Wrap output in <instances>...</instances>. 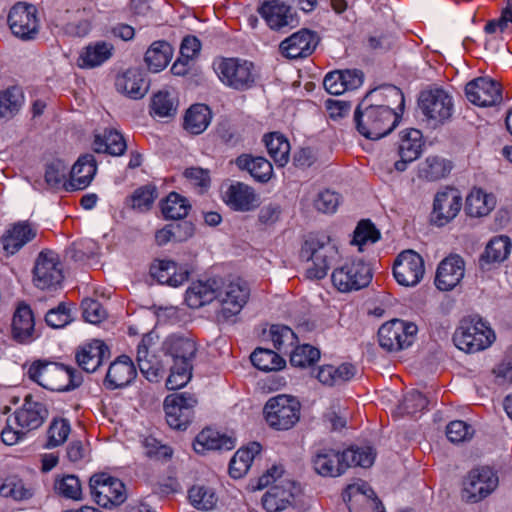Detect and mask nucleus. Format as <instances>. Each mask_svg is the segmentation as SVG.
<instances>
[{
  "label": "nucleus",
  "mask_w": 512,
  "mask_h": 512,
  "mask_svg": "<svg viewBox=\"0 0 512 512\" xmlns=\"http://www.w3.org/2000/svg\"><path fill=\"white\" fill-rule=\"evenodd\" d=\"M419 107L434 126L448 121L454 110L452 97L441 88L423 91L419 97Z\"/></svg>",
  "instance_id": "nucleus-9"
},
{
  "label": "nucleus",
  "mask_w": 512,
  "mask_h": 512,
  "mask_svg": "<svg viewBox=\"0 0 512 512\" xmlns=\"http://www.w3.org/2000/svg\"><path fill=\"white\" fill-rule=\"evenodd\" d=\"M116 88L132 99L143 98L149 89L148 81L138 69H128L116 79Z\"/></svg>",
  "instance_id": "nucleus-33"
},
{
  "label": "nucleus",
  "mask_w": 512,
  "mask_h": 512,
  "mask_svg": "<svg viewBox=\"0 0 512 512\" xmlns=\"http://www.w3.org/2000/svg\"><path fill=\"white\" fill-rule=\"evenodd\" d=\"M491 329L480 319L464 318L453 335L455 345L468 353L478 352L487 348L491 343Z\"/></svg>",
  "instance_id": "nucleus-4"
},
{
  "label": "nucleus",
  "mask_w": 512,
  "mask_h": 512,
  "mask_svg": "<svg viewBox=\"0 0 512 512\" xmlns=\"http://www.w3.org/2000/svg\"><path fill=\"white\" fill-rule=\"evenodd\" d=\"M191 505L198 510H211L217 503L214 491L203 485H194L188 491Z\"/></svg>",
  "instance_id": "nucleus-53"
},
{
  "label": "nucleus",
  "mask_w": 512,
  "mask_h": 512,
  "mask_svg": "<svg viewBox=\"0 0 512 512\" xmlns=\"http://www.w3.org/2000/svg\"><path fill=\"white\" fill-rule=\"evenodd\" d=\"M37 9L32 4L17 3L8 14V23L12 33L23 39H33L38 32Z\"/></svg>",
  "instance_id": "nucleus-16"
},
{
  "label": "nucleus",
  "mask_w": 512,
  "mask_h": 512,
  "mask_svg": "<svg viewBox=\"0 0 512 512\" xmlns=\"http://www.w3.org/2000/svg\"><path fill=\"white\" fill-rule=\"evenodd\" d=\"M220 284V279H208L207 281L193 283L186 291L185 301L187 305L196 309L214 299H218Z\"/></svg>",
  "instance_id": "nucleus-32"
},
{
  "label": "nucleus",
  "mask_w": 512,
  "mask_h": 512,
  "mask_svg": "<svg viewBox=\"0 0 512 512\" xmlns=\"http://www.w3.org/2000/svg\"><path fill=\"white\" fill-rule=\"evenodd\" d=\"M97 171L95 157L84 154L78 158L70 170V179L66 191L82 190L93 180Z\"/></svg>",
  "instance_id": "nucleus-28"
},
{
  "label": "nucleus",
  "mask_w": 512,
  "mask_h": 512,
  "mask_svg": "<svg viewBox=\"0 0 512 512\" xmlns=\"http://www.w3.org/2000/svg\"><path fill=\"white\" fill-rule=\"evenodd\" d=\"M28 376L45 389L65 392L68 373L63 364L45 360L34 361L28 369Z\"/></svg>",
  "instance_id": "nucleus-13"
},
{
  "label": "nucleus",
  "mask_w": 512,
  "mask_h": 512,
  "mask_svg": "<svg viewBox=\"0 0 512 512\" xmlns=\"http://www.w3.org/2000/svg\"><path fill=\"white\" fill-rule=\"evenodd\" d=\"M250 296L248 284L236 279L224 285L221 281L218 291V300L221 303V309L217 313L219 321H228L238 315Z\"/></svg>",
  "instance_id": "nucleus-8"
},
{
  "label": "nucleus",
  "mask_w": 512,
  "mask_h": 512,
  "mask_svg": "<svg viewBox=\"0 0 512 512\" xmlns=\"http://www.w3.org/2000/svg\"><path fill=\"white\" fill-rule=\"evenodd\" d=\"M67 172L68 167L59 159L48 163L45 170V182L47 186L52 189H59L60 187L66 189L68 185V182L65 180Z\"/></svg>",
  "instance_id": "nucleus-54"
},
{
  "label": "nucleus",
  "mask_w": 512,
  "mask_h": 512,
  "mask_svg": "<svg viewBox=\"0 0 512 512\" xmlns=\"http://www.w3.org/2000/svg\"><path fill=\"white\" fill-rule=\"evenodd\" d=\"M56 492L66 498L80 499L81 496V484L78 477L74 475H66L55 481Z\"/></svg>",
  "instance_id": "nucleus-58"
},
{
  "label": "nucleus",
  "mask_w": 512,
  "mask_h": 512,
  "mask_svg": "<svg viewBox=\"0 0 512 512\" xmlns=\"http://www.w3.org/2000/svg\"><path fill=\"white\" fill-rule=\"evenodd\" d=\"M417 331L416 324L393 319L379 328L378 341L383 349L397 352L409 347L414 342Z\"/></svg>",
  "instance_id": "nucleus-7"
},
{
  "label": "nucleus",
  "mask_w": 512,
  "mask_h": 512,
  "mask_svg": "<svg viewBox=\"0 0 512 512\" xmlns=\"http://www.w3.org/2000/svg\"><path fill=\"white\" fill-rule=\"evenodd\" d=\"M424 273V260L413 250L402 251L394 261L393 275L402 286H416L422 280Z\"/></svg>",
  "instance_id": "nucleus-14"
},
{
  "label": "nucleus",
  "mask_w": 512,
  "mask_h": 512,
  "mask_svg": "<svg viewBox=\"0 0 512 512\" xmlns=\"http://www.w3.org/2000/svg\"><path fill=\"white\" fill-rule=\"evenodd\" d=\"M495 205L493 196L482 190L472 191L466 198L465 211L471 217H482L487 215Z\"/></svg>",
  "instance_id": "nucleus-49"
},
{
  "label": "nucleus",
  "mask_w": 512,
  "mask_h": 512,
  "mask_svg": "<svg viewBox=\"0 0 512 512\" xmlns=\"http://www.w3.org/2000/svg\"><path fill=\"white\" fill-rule=\"evenodd\" d=\"M191 206L187 199L176 192H171L161 204L166 219L180 220L187 216Z\"/></svg>",
  "instance_id": "nucleus-52"
},
{
  "label": "nucleus",
  "mask_w": 512,
  "mask_h": 512,
  "mask_svg": "<svg viewBox=\"0 0 512 512\" xmlns=\"http://www.w3.org/2000/svg\"><path fill=\"white\" fill-rule=\"evenodd\" d=\"M236 446V439L211 428L203 429L195 438L193 448L196 453L204 454L210 450L229 451Z\"/></svg>",
  "instance_id": "nucleus-29"
},
{
  "label": "nucleus",
  "mask_w": 512,
  "mask_h": 512,
  "mask_svg": "<svg viewBox=\"0 0 512 512\" xmlns=\"http://www.w3.org/2000/svg\"><path fill=\"white\" fill-rule=\"evenodd\" d=\"M70 433V424L66 419H55L48 429V448H54L63 444Z\"/></svg>",
  "instance_id": "nucleus-59"
},
{
  "label": "nucleus",
  "mask_w": 512,
  "mask_h": 512,
  "mask_svg": "<svg viewBox=\"0 0 512 512\" xmlns=\"http://www.w3.org/2000/svg\"><path fill=\"white\" fill-rule=\"evenodd\" d=\"M89 488L95 502L104 508L119 506L127 498L124 483L104 472L90 478Z\"/></svg>",
  "instance_id": "nucleus-6"
},
{
  "label": "nucleus",
  "mask_w": 512,
  "mask_h": 512,
  "mask_svg": "<svg viewBox=\"0 0 512 512\" xmlns=\"http://www.w3.org/2000/svg\"><path fill=\"white\" fill-rule=\"evenodd\" d=\"M511 240L507 236H496L486 245L484 252L479 259V266L482 270L489 269L491 264L502 263L511 252Z\"/></svg>",
  "instance_id": "nucleus-34"
},
{
  "label": "nucleus",
  "mask_w": 512,
  "mask_h": 512,
  "mask_svg": "<svg viewBox=\"0 0 512 512\" xmlns=\"http://www.w3.org/2000/svg\"><path fill=\"white\" fill-rule=\"evenodd\" d=\"M192 366H180L173 364L171 373L166 381L169 390H176L185 386L192 377Z\"/></svg>",
  "instance_id": "nucleus-63"
},
{
  "label": "nucleus",
  "mask_w": 512,
  "mask_h": 512,
  "mask_svg": "<svg viewBox=\"0 0 512 512\" xmlns=\"http://www.w3.org/2000/svg\"><path fill=\"white\" fill-rule=\"evenodd\" d=\"M113 47L105 42H98L95 45L87 46L79 57V66L82 68H93L101 65L112 55Z\"/></svg>",
  "instance_id": "nucleus-48"
},
{
  "label": "nucleus",
  "mask_w": 512,
  "mask_h": 512,
  "mask_svg": "<svg viewBox=\"0 0 512 512\" xmlns=\"http://www.w3.org/2000/svg\"><path fill=\"white\" fill-rule=\"evenodd\" d=\"M465 94L472 104L480 107L494 106L502 101L499 83L487 77H479L468 82Z\"/></svg>",
  "instance_id": "nucleus-18"
},
{
  "label": "nucleus",
  "mask_w": 512,
  "mask_h": 512,
  "mask_svg": "<svg viewBox=\"0 0 512 512\" xmlns=\"http://www.w3.org/2000/svg\"><path fill=\"white\" fill-rule=\"evenodd\" d=\"M340 204V195L326 189L318 193L314 200V207L322 213H334Z\"/></svg>",
  "instance_id": "nucleus-64"
},
{
  "label": "nucleus",
  "mask_w": 512,
  "mask_h": 512,
  "mask_svg": "<svg viewBox=\"0 0 512 512\" xmlns=\"http://www.w3.org/2000/svg\"><path fill=\"white\" fill-rule=\"evenodd\" d=\"M341 452L332 448L319 449L312 458L315 472L321 476L337 477L345 472Z\"/></svg>",
  "instance_id": "nucleus-30"
},
{
  "label": "nucleus",
  "mask_w": 512,
  "mask_h": 512,
  "mask_svg": "<svg viewBox=\"0 0 512 512\" xmlns=\"http://www.w3.org/2000/svg\"><path fill=\"white\" fill-rule=\"evenodd\" d=\"M462 197L455 188L447 187L434 197L431 221L441 227L449 223L460 212Z\"/></svg>",
  "instance_id": "nucleus-17"
},
{
  "label": "nucleus",
  "mask_w": 512,
  "mask_h": 512,
  "mask_svg": "<svg viewBox=\"0 0 512 512\" xmlns=\"http://www.w3.org/2000/svg\"><path fill=\"white\" fill-rule=\"evenodd\" d=\"M300 488L290 480H282L280 484L272 486L262 497L263 507L268 512H279L292 506Z\"/></svg>",
  "instance_id": "nucleus-20"
},
{
  "label": "nucleus",
  "mask_w": 512,
  "mask_h": 512,
  "mask_svg": "<svg viewBox=\"0 0 512 512\" xmlns=\"http://www.w3.org/2000/svg\"><path fill=\"white\" fill-rule=\"evenodd\" d=\"M349 490L352 493H358V495L354 494V498H356V502H361L366 510H371V512H385L381 501L377 498L374 491L366 484L351 485L349 486Z\"/></svg>",
  "instance_id": "nucleus-55"
},
{
  "label": "nucleus",
  "mask_w": 512,
  "mask_h": 512,
  "mask_svg": "<svg viewBox=\"0 0 512 512\" xmlns=\"http://www.w3.org/2000/svg\"><path fill=\"white\" fill-rule=\"evenodd\" d=\"M164 351L169 354L174 364L180 366H192L197 347L194 340L178 334H172L163 342Z\"/></svg>",
  "instance_id": "nucleus-25"
},
{
  "label": "nucleus",
  "mask_w": 512,
  "mask_h": 512,
  "mask_svg": "<svg viewBox=\"0 0 512 512\" xmlns=\"http://www.w3.org/2000/svg\"><path fill=\"white\" fill-rule=\"evenodd\" d=\"M110 357L108 346L101 340H92L82 346L76 353L78 366L85 372L91 373L97 370L103 360Z\"/></svg>",
  "instance_id": "nucleus-26"
},
{
  "label": "nucleus",
  "mask_w": 512,
  "mask_h": 512,
  "mask_svg": "<svg viewBox=\"0 0 512 512\" xmlns=\"http://www.w3.org/2000/svg\"><path fill=\"white\" fill-rule=\"evenodd\" d=\"M178 104V99L173 93L160 90L151 99L150 113L160 118H173L177 114Z\"/></svg>",
  "instance_id": "nucleus-44"
},
{
  "label": "nucleus",
  "mask_w": 512,
  "mask_h": 512,
  "mask_svg": "<svg viewBox=\"0 0 512 512\" xmlns=\"http://www.w3.org/2000/svg\"><path fill=\"white\" fill-rule=\"evenodd\" d=\"M320 358V351L308 344L297 346L290 355V363L294 367L305 368L313 365Z\"/></svg>",
  "instance_id": "nucleus-56"
},
{
  "label": "nucleus",
  "mask_w": 512,
  "mask_h": 512,
  "mask_svg": "<svg viewBox=\"0 0 512 512\" xmlns=\"http://www.w3.org/2000/svg\"><path fill=\"white\" fill-rule=\"evenodd\" d=\"M422 146L423 141L420 130L410 129L402 132L398 146L400 160L394 163V168L398 172L405 171L409 163L418 159L422 152Z\"/></svg>",
  "instance_id": "nucleus-24"
},
{
  "label": "nucleus",
  "mask_w": 512,
  "mask_h": 512,
  "mask_svg": "<svg viewBox=\"0 0 512 512\" xmlns=\"http://www.w3.org/2000/svg\"><path fill=\"white\" fill-rule=\"evenodd\" d=\"M257 11L273 30L293 26L296 22L292 8L280 0H265Z\"/></svg>",
  "instance_id": "nucleus-23"
},
{
  "label": "nucleus",
  "mask_w": 512,
  "mask_h": 512,
  "mask_svg": "<svg viewBox=\"0 0 512 512\" xmlns=\"http://www.w3.org/2000/svg\"><path fill=\"white\" fill-rule=\"evenodd\" d=\"M127 145L122 134L116 130H105L103 136L95 135L93 150L96 153H108L120 156L126 151Z\"/></svg>",
  "instance_id": "nucleus-41"
},
{
  "label": "nucleus",
  "mask_w": 512,
  "mask_h": 512,
  "mask_svg": "<svg viewBox=\"0 0 512 512\" xmlns=\"http://www.w3.org/2000/svg\"><path fill=\"white\" fill-rule=\"evenodd\" d=\"M497 30L501 33H512V0H507L498 19L489 21L485 26L487 33H495Z\"/></svg>",
  "instance_id": "nucleus-61"
},
{
  "label": "nucleus",
  "mask_w": 512,
  "mask_h": 512,
  "mask_svg": "<svg viewBox=\"0 0 512 512\" xmlns=\"http://www.w3.org/2000/svg\"><path fill=\"white\" fill-rule=\"evenodd\" d=\"M173 49L166 41H155L145 53V62L152 72L163 70L171 60Z\"/></svg>",
  "instance_id": "nucleus-43"
},
{
  "label": "nucleus",
  "mask_w": 512,
  "mask_h": 512,
  "mask_svg": "<svg viewBox=\"0 0 512 512\" xmlns=\"http://www.w3.org/2000/svg\"><path fill=\"white\" fill-rule=\"evenodd\" d=\"M211 118V110L207 105L194 104L186 111L184 128L191 134H201L209 126Z\"/></svg>",
  "instance_id": "nucleus-42"
},
{
  "label": "nucleus",
  "mask_w": 512,
  "mask_h": 512,
  "mask_svg": "<svg viewBox=\"0 0 512 512\" xmlns=\"http://www.w3.org/2000/svg\"><path fill=\"white\" fill-rule=\"evenodd\" d=\"M137 364L140 372L150 382H158L164 375V369L160 361L150 354L145 339L138 345Z\"/></svg>",
  "instance_id": "nucleus-37"
},
{
  "label": "nucleus",
  "mask_w": 512,
  "mask_h": 512,
  "mask_svg": "<svg viewBox=\"0 0 512 512\" xmlns=\"http://www.w3.org/2000/svg\"><path fill=\"white\" fill-rule=\"evenodd\" d=\"M157 189L154 185H145L137 188L131 195L129 201L131 207L139 211L149 210L157 198Z\"/></svg>",
  "instance_id": "nucleus-57"
},
{
  "label": "nucleus",
  "mask_w": 512,
  "mask_h": 512,
  "mask_svg": "<svg viewBox=\"0 0 512 512\" xmlns=\"http://www.w3.org/2000/svg\"><path fill=\"white\" fill-rule=\"evenodd\" d=\"M373 277L369 264L361 259L345 262L332 273V283L340 292H351L365 288Z\"/></svg>",
  "instance_id": "nucleus-5"
},
{
  "label": "nucleus",
  "mask_w": 512,
  "mask_h": 512,
  "mask_svg": "<svg viewBox=\"0 0 512 512\" xmlns=\"http://www.w3.org/2000/svg\"><path fill=\"white\" fill-rule=\"evenodd\" d=\"M34 331V318L30 307L21 304L16 309L12 319V336L18 342L30 339Z\"/></svg>",
  "instance_id": "nucleus-40"
},
{
  "label": "nucleus",
  "mask_w": 512,
  "mask_h": 512,
  "mask_svg": "<svg viewBox=\"0 0 512 512\" xmlns=\"http://www.w3.org/2000/svg\"><path fill=\"white\" fill-rule=\"evenodd\" d=\"M270 336L274 348L281 351L295 343L296 335L288 327L284 325H272L270 328Z\"/></svg>",
  "instance_id": "nucleus-62"
},
{
  "label": "nucleus",
  "mask_w": 512,
  "mask_h": 512,
  "mask_svg": "<svg viewBox=\"0 0 512 512\" xmlns=\"http://www.w3.org/2000/svg\"><path fill=\"white\" fill-rule=\"evenodd\" d=\"M498 485V477L489 467L471 470L463 482L462 499L477 503L491 494Z\"/></svg>",
  "instance_id": "nucleus-12"
},
{
  "label": "nucleus",
  "mask_w": 512,
  "mask_h": 512,
  "mask_svg": "<svg viewBox=\"0 0 512 512\" xmlns=\"http://www.w3.org/2000/svg\"><path fill=\"white\" fill-rule=\"evenodd\" d=\"M465 263L459 255H450L437 268L435 284L442 291H449L464 277Z\"/></svg>",
  "instance_id": "nucleus-22"
},
{
  "label": "nucleus",
  "mask_w": 512,
  "mask_h": 512,
  "mask_svg": "<svg viewBox=\"0 0 512 512\" xmlns=\"http://www.w3.org/2000/svg\"><path fill=\"white\" fill-rule=\"evenodd\" d=\"M269 155L279 167H284L289 160L290 144L280 133L273 132L263 139Z\"/></svg>",
  "instance_id": "nucleus-46"
},
{
  "label": "nucleus",
  "mask_w": 512,
  "mask_h": 512,
  "mask_svg": "<svg viewBox=\"0 0 512 512\" xmlns=\"http://www.w3.org/2000/svg\"><path fill=\"white\" fill-rule=\"evenodd\" d=\"M35 236L36 232L28 223L14 224L1 238L3 249L8 255H13Z\"/></svg>",
  "instance_id": "nucleus-36"
},
{
  "label": "nucleus",
  "mask_w": 512,
  "mask_h": 512,
  "mask_svg": "<svg viewBox=\"0 0 512 512\" xmlns=\"http://www.w3.org/2000/svg\"><path fill=\"white\" fill-rule=\"evenodd\" d=\"M33 274L34 283L40 289L59 285L63 280V273L58 254L52 250L41 251L36 258Z\"/></svg>",
  "instance_id": "nucleus-15"
},
{
  "label": "nucleus",
  "mask_w": 512,
  "mask_h": 512,
  "mask_svg": "<svg viewBox=\"0 0 512 512\" xmlns=\"http://www.w3.org/2000/svg\"><path fill=\"white\" fill-rule=\"evenodd\" d=\"M24 102L22 91L17 87H10L0 92V118L11 119L21 109Z\"/></svg>",
  "instance_id": "nucleus-50"
},
{
  "label": "nucleus",
  "mask_w": 512,
  "mask_h": 512,
  "mask_svg": "<svg viewBox=\"0 0 512 512\" xmlns=\"http://www.w3.org/2000/svg\"><path fill=\"white\" fill-rule=\"evenodd\" d=\"M376 453L374 452L373 448L370 446L365 447H354L351 446L350 448L344 450L341 452V459L343 461V464L345 465V471L349 467H362V468H369L373 465L375 460Z\"/></svg>",
  "instance_id": "nucleus-47"
},
{
  "label": "nucleus",
  "mask_w": 512,
  "mask_h": 512,
  "mask_svg": "<svg viewBox=\"0 0 512 512\" xmlns=\"http://www.w3.org/2000/svg\"><path fill=\"white\" fill-rule=\"evenodd\" d=\"M300 402L289 395H277L270 398L263 409L268 425L279 431L289 430L300 419Z\"/></svg>",
  "instance_id": "nucleus-3"
},
{
  "label": "nucleus",
  "mask_w": 512,
  "mask_h": 512,
  "mask_svg": "<svg viewBox=\"0 0 512 512\" xmlns=\"http://www.w3.org/2000/svg\"><path fill=\"white\" fill-rule=\"evenodd\" d=\"M151 275L161 284L178 287L188 280L189 271L171 260H158L150 268Z\"/></svg>",
  "instance_id": "nucleus-31"
},
{
  "label": "nucleus",
  "mask_w": 512,
  "mask_h": 512,
  "mask_svg": "<svg viewBox=\"0 0 512 512\" xmlns=\"http://www.w3.org/2000/svg\"><path fill=\"white\" fill-rule=\"evenodd\" d=\"M381 91L385 92L386 97L399 99L401 110L404 107V95L394 85L383 84L368 91L355 109L354 122L357 131L370 140H378L388 135L399 121V115L387 104L369 102L370 97Z\"/></svg>",
  "instance_id": "nucleus-1"
},
{
  "label": "nucleus",
  "mask_w": 512,
  "mask_h": 512,
  "mask_svg": "<svg viewBox=\"0 0 512 512\" xmlns=\"http://www.w3.org/2000/svg\"><path fill=\"white\" fill-rule=\"evenodd\" d=\"M236 165L241 170H247L250 175L259 182L270 180L273 167L272 164L263 157H253L248 154H242L236 159Z\"/></svg>",
  "instance_id": "nucleus-39"
},
{
  "label": "nucleus",
  "mask_w": 512,
  "mask_h": 512,
  "mask_svg": "<svg viewBox=\"0 0 512 512\" xmlns=\"http://www.w3.org/2000/svg\"><path fill=\"white\" fill-rule=\"evenodd\" d=\"M252 364L262 371H277L285 367V360L276 352L265 349L257 348L250 356Z\"/></svg>",
  "instance_id": "nucleus-51"
},
{
  "label": "nucleus",
  "mask_w": 512,
  "mask_h": 512,
  "mask_svg": "<svg viewBox=\"0 0 512 512\" xmlns=\"http://www.w3.org/2000/svg\"><path fill=\"white\" fill-rule=\"evenodd\" d=\"M47 417L45 404L34 400L32 395H27L22 407L14 413L15 423L26 433L42 426Z\"/></svg>",
  "instance_id": "nucleus-21"
},
{
  "label": "nucleus",
  "mask_w": 512,
  "mask_h": 512,
  "mask_svg": "<svg viewBox=\"0 0 512 512\" xmlns=\"http://www.w3.org/2000/svg\"><path fill=\"white\" fill-rule=\"evenodd\" d=\"M260 444L254 442L249 448L237 450L229 463V474L232 478L238 479L244 476L254 459V456L260 452Z\"/></svg>",
  "instance_id": "nucleus-45"
},
{
  "label": "nucleus",
  "mask_w": 512,
  "mask_h": 512,
  "mask_svg": "<svg viewBox=\"0 0 512 512\" xmlns=\"http://www.w3.org/2000/svg\"><path fill=\"white\" fill-rule=\"evenodd\" d=\"M197 399L189 393L168 395L164 400L167 424L175 430H186L191 423Z\"/></svg>",
  "instance_id": "nucleus-10"
},
{
  "label": "nucleus",
  "mask_w": 512,
  "mask_h": 512,
  "mask_svg": "<svg viewBox=\"0 0 512 512\" xmlns=\"http://www.w3.org/2000/svg\"><path fill=\"white\" fill-rule=\"evenodd\" d=\"M136 376V368L131 359L122 355L112 362L107 371L104 385L114 390L129 385Z\"/></svg>",
  "instance_id": "nucleus-27"
},
{
  "label": "nucleus",
  "mask_w": 512,
  "mask_h": 512,
  "mask_svg": "<svg viewBox=\"0 0 512 512\" xmlns=\"http://www.w3.org/2000/svg\"><path fill=\"white\" fill-rule=\"evenodd\" d=\"M224 200L232 209L245 212L255 207L256 194L248 185L237 182L228 187Z\"/></svg>",
  "instance_id": "nucleus-35"
},
{
  "label": "nucleus",
  "mask_w": 512,
  "mask_h": 512,
  "mask_svg": "<svg viewBox=\"0 0 512 512\" xmlns=\"http://www.w3.org/2000/svg\"><path fill=\"white\" fill-rule=\"evenodd\" d=\"M218 72L221 81L236 90L251 88L256 79L253 63L237 58L224 59L218 65Z\"/></svg>",
  "instance_id": "nucleus-11"
},
{
  "label": "nucleus",
  "mask_w": 512,
  "mask_h": 512,
  "mask_svg": "<svg viewBox=\"0 0 512 512\" xmlns=\"http://www.w3.org/2000/svg\"><path fill=\"white\" fill-rule=\"evenodd\" d=\"M453 165L451 161L437 156H429L423 162H421L418 166V176L419 178L425 179L427 181H437L447 177Z\"/></svg>",
  "instance_id": "nucleus-38"
},
{
  "label": "nucleus",
  "mask_w": 512,
  "mask_h": 512,
  "mask_svg": "<svg viewBox=\"0 0 512 512\" xmlns=\"http://www.w3.org/2000/svg\"><path fill=\"white\" fill-rule=\"evenodd\" d=\"M380 239V232L370 220H361L355 231L352 243L364 245L367 242L375 243Z\"/></svg>",
  "instance_id": "nucleus-60"
},
{
  "label": "nucleus",
  "mask_w": 512,
  "mask_h": 512,
  "mask_svg": "<svg viewBox=\"0 0 512 512\" xmlns=\"http://www.w3.org/2000/svg\"><path fill=\"white\" fill-rule=\"evenodd\" d=\"M300 256L303 260L311 262L306 269V276L309 279H323L331 264L338 256V250L330 242L329 237H310L302 245Z\"/></svg>",
  "instance_id": "nucleus-2"
},
{
  "label": "nucleus",
  "mask_w": 512,
  "mask_h": 512,
  "mask_svg": "<svg viewBox=\"0 0 512 512\" xmlns=\"http://www.w3.org/2000/svg\"><path fill=\"white\" fill-rule=\"evenodd\" d=\"M319 43L318 35L308 29H301L283 40L279 49L288 59L306 58L310 56Z\"/></svg>",
  "instance_id": "nucleus-19"
}]
</instances>
